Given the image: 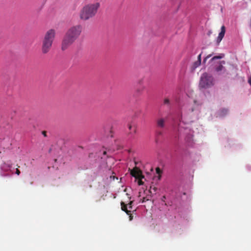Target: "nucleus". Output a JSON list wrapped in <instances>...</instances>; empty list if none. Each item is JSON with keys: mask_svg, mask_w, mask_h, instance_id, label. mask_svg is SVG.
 Returning a JSON list of instances; mask_svg holds the SVG:
<instances>
[{"mask_svg": "<svg viewBox=\"0 0 251 251\" xmlns=\"http://www.w3.org/2000/svg\"><path fill=\"white\" fill-rule=\"evenodd\" d=\"M56 36V31L50 29L44 33L41 41V51L44 54L48 53L51 49Z\"/></svg>", "mask_w": 251, "mask_h": 251, "instance_id": "nucleus-1", "label": "nucleus"}, {"mask_svg": "<svg viewBox=\"0 0 251 251\" xmlns=\"http://www.w3.org/2000/svg\"><path fill=\"white\" fill-rule=\"evenodd\" d=\"M78 35V26L70 28L64 35L61 44V50H65L77 39Z\"/></svg>", "mask_w": 251, "mask_h": 251, "instance_id": "nucleus-2", "label": "nucleus"}, {"mask_svg": "<svg viewBox=\"0 0 251 251\" xmlns=\"http://www.w3.org/2000/svg\"><path fill=\"white\" fill-rule=\"evenodd\" d=\"M100 7L99 2H95L85 5L81 9L80 17L84 20H87L94 17Z\"/></svg>", "mask_w": 251, "mask_h": 251, "instance_id": "nucleus-3", "label": "nucleus"}, {"mask_svg": "<svg viewBox=\"0 0 251 251\" xmlns=\"http://www.w3.org/2000/svg\"><path fill=\"white\" fill-rule=\"evenodd\" d=\"M214 84V78L212 76L206 73H203L200 81V87L202 88H208Z\"/></svg>", "mask_w": 251, "mask_h": 251, "instance_id": "nucleus-4", "label": "nucleus"}, {"mask_svg": "<svg viewBox=\"0 0 251 251\" xmlns=\"http://www.w3.org/2000/svg\"><path fill=\"white\" fill-rule=\"evenodd\" d=\"M130 174L133 177L136 178H144V176L142 174L141 171L137 167H135L130 171Z\"/></svg>", "mask_w": 251, "mask_h": 251, "instance_id": "nucleus-5", "label": "nucleus"}, {"mask_svg": "<svg viewBox=\"0 0 251 251\" xmlns=\"http://www.w3.org/2000/svg\"><path fill=\"white\" fill-rule=\"evenodd\" d=\"M226 33V27L225 25H222L221 28V31L219 33L218 36L217 38L216 42L218 44H219L221 41L224 38L225 34Z\"/></svg>", "mask_w": 251, "mask_h": 251, "instance_id": "nucleus-6", "label": "nucleus"}, {"mask_svg": "<svg viewBox=\"0 0 251 251\" xmlns=\"http://www.w3.org/2000/svg\"><path fill=\"white\" fill-rule=\"evenodd\" d=\"M128 128L129 132L128 133V136L131 138H134V135L136 133V127H133L131 124L128 125Z\"/></svg>", "mask_w": 251, "mask_h": 251, "instance_id": "nucleus-7", "label": "nucleus"}, {"mask_svg": "<svg viewBox=\"0 0 251 251\" xmlns=\"http://www.w3.org/2000/svg\"><path fill=\"white\" fill-rule=\"evenodd\" d=\"M165 120L164 118H158L156 120V125L158 128H163L165 126Z\"/></svg>", "mask_w": 251, "mask_h": 251, "instance_id": "nucleus-8", "label": "nucleus"}, {"mask_svg": "<svg viewBox=\"0 0 251 251\" xmlns=\"http://www.w3.org/2000/svg\"><path fill=\"white\" fill-rule=\"evenodd\" d=\"M226 62L225 61H220L218 62V65L215 67V71L217 72H219L225 69L223 66L224 64H225Z\"/></svg>", "mask_w": 251, "mask_h": 251, "instance_id": "nucleus-9", "label": "nucleus"}, {"mask_svg": "<svg viewBox=\"0 0 251 251\" xmlns=\"http://www.w3.org/2000/svg\"><path fill=\"white\" fill-rule=\"evenodd\" d=\"M121 209L123 211H125L127 215H129V214H130V210L127 209V205L124 202L121 201Z\"/></svg>", "mask_w": 251, "mask_h": 251, "instance_id": "nucleus-10", "label": "nucleus"}, {"mask_svg": "<svg viewBox=\"0 0 251 251\" xmlns=\"http://www.w3.org/2000/svg\"><path fill=\"white\" fill-rule=\"evenodd\" d=\"M11 167V165L4 163L1 166V169L4 171H7L8 169Z\"/></svg>", "mask_w": 251, "mask_h": 251, "instance_id": "nucleus-11", "label": "nucleus"}, {"mask_svg": "<svg viewBox=\"0 0 251 251\" xmlns=\"http://www.w3.org/2000/svg\"><path fill=\"white\" fill-rule=\"evenodd\" d=\"M224 57V54H221L220 55H217V56H215L214 57H213L210 61L212 62L214 60H215V59H222L223 58V57Z\"/></svg>", "mask_w": 251, "mask_h": 251, "instance_id": "nucleus-12", "label": "nucleus"}, {"mask_svg": "<svg viewBox=\"0 0 251 251\" xmlns=\"http://www.w3.org/2000/svg\"><path fill=\"white\" fill-rule=\"evenodd\" d=\"M155 171L156 174L158 175V179H160L161 177V174H162V170L159 167H157L155 169Z\"/></svg>", "mask_w": 251, "mask_h": 251, "instance_id": "nucleus-13", "label": "nucleus"}, {"mask_svg": "<svg viewBox=\"0 0 251 251\" xmlns=\"http://www.w3.org/2000/svg\"><path fill=\"white\" fill-rule=\"evenodd\" d=\"M228 112V110L226 109H223L221 110V115L222 116H225L226 115Z\"/></svg>", "mask_w": 251, "mask_h": 251, "instance_id": "nucleus-14", "label": "nucleus"}, {"mask_svg": "<svg viewBox=\"0 0 251 251\" xmlns=\"http://www.w3.org/2000/svg\"><path fill=\"white\" fill-rule=\"evenodd\" d=\"M201 62H200V61H196L193 64L194 69H195V68H197L198 67H199L201 65Z\"/></svg>", "mask_w": 251, "mask_h": 251, "instance_id": "nucleus-15", "label": "nucleus"}, {"mask_svg": "<svg viewBox=\"0 0 251 251\" xmlns=\"http://www.w3.org/2000/svg\"><path fill=\"white\" fill-rule=\"evenodd\" d=\"M157 190V188L155 186H151L150 192L151 193L152 191H153L154 193H155Z\"/></svg>", "mask_w": 251, "mask_h": 251, "instance_id": "nucleus-16", "label": "nucleus"}, {"mask_svg": "<svg viewBox=\"0 0 251 251\" xmlns=\"http://www.w3.org/2000/svg\"><path fill=\"white\" fill-rule=\"evenodd\" d=\"M133 201H130L127 205L128 206V208L129 209H132V203H133Z\"/></svg>", "mask_w": 251, "mask_h": 251, "instance_id": "nucleus-17", "label": "nucleus"}, {"mask_svg": "<svg viewBox=\"0 0 251 251\" xmlns=\"http://www.w3.org/2000/svg\"><path fill=\"white\" fill-rule=\"evenodd\" d=\"M142 178H138L139 180H138V184L139 185H142L144 184V182L142 180Z\"/></svg>", "mask_w": 251, "mask_h": 251, "instance_id": "nucleus-18", "label": "nucleus"}, {"mask_svg": "<svg viewBox=\"0 0 251 251\" xmlns=\"http://www.w3.org/2000/svg\"><path fill=\"white\" fill-rule=\"evenodd\" d=\"M170 103V100L166 98L164 100V104H169Z\"/></svg>", "mask_w": 251, "mask_h": 251, "instance_id": "nucleus-19", "label": "nucleus"}, {"mask_svg": "<svg viewBox=\"0 0 251 251\" xmlns=\"http://www.w3.org/2000/svg\"><path fill=\"white\" fill-rule=\"evenodd\" d=\"M211 55H212L211 54H209V55H208L206 57H205L204 58V59H203V63H205V62H206V60H207V59L208 58H210V57L211 56Z\"/></svg>", "mask_w": 251, "mask_h": 251, "instance_id": "nucleus-20", "label": "nucleus"}, {"mask_svg": "<svg viewBox=\"0 0 251 251\" xmlns=\"http://www.w3.org/2000/svg\"><path fill=\"white\" fill-rule=\"evenodd\" d=\"M129 221H132L133 220V216L132 214H131V212H130V214H129Z\"/></svg>", "mask_w": 251, "mask_h": 251, "instance_id": "nucleus-21", "label": "nucleus"}, {"mask_svg": "<svg viewBox=\"0 0 251 251\" xmlns=\"http://www.w3.org/2000/svg\"><path fill=\"white\" fill-rule=\"evenodd\" d=\"M201 53L198 56V60L197 61H200V62H201Z\"/></svg>", "mask_w": 251, "mask_h": 251, "instance_id": "nucleus-22", "label": "nucleus"}, {"mask_svg": "<svg viewBox=\"0 0 251 251\" xmlns=\"http://www.w3.org/2000/svg\"><path fill=\"white\" fill-rule=\"evenodd\" d=\"M191 136H192V135H189L188 137H187L186 138V140L187 141H189L191 139Z\"/></svg>", "mask_w": 251, "mask_h": 251, "instance_id": "nucleus-23", "label": "nucleus"}, {"mask_svg": "<svg viewBox=\"0 0 251 251\" xmlns=\"http://www.w3.org/2000/svg\"><path fill=\"white\" fill-rule=\"evenodd\" d=\"M21 172L20 171V170L18 169H16V174L17 175H19L20 174Z\"/></svg>", "mask_w": 251, "mask_h": 251, "instance_id": "nucleus-24", "label": "nucleus"}, {"mask_svg": "<svg viewBox=\"0 0 251 251\" xmlns=\"http://www.w3.org/2000/svg\"><path fill=\"white\" fill-rule=\"evenodd\" d=\"M42 134L44 135V136L47 137V132L46 131H43Z\"/></svg>", "mask_w": 251, "mask_h": 251, "instance_id": "nucleus-25", "label": "nucleus"}, {"mask_svg": "<svg viewBox=\"0 0 251 251\" xmlns=\"http://www.w3.org/2000/svg\"><path fill=\"white\" fill-rule=\"evenodd\" d=\"M248 83L251 86V76L248 79Z\"/></svg>", "mask_w": 251, "mask_h": 251, "instance_id": "nucleus-26", "label": "nucleus"}, {"mask_svg": "<svg viewBox=\"0 0 251 251\" xmlns=\"http://www.w3.org/2000/svg\"><path fill=\"white\" fill-rule=\"evenodd\" d=\"M212 33V31L211 30L209 31L208 33H207V35L208 36H210L211 35V34Z\"/></svg>", "mask_w": 251, "mask_h": 251, "instance_id": "nucleus-27", "label": "nucleus"}, {"mask_svg": "<svg viewBox=\"0 0 251 251\" xmlns=\"http://www.w3.org/2000/svg\"><path fill=\"white\" fill-rule=\"evenodd\" d=\"M165 198H165V196H163V197H162V201H164V200L165 199Z\"/></svg>", "mask_w": 251, "mask_h": 251, "instance_id": "nucleus-28", "label": "nucleus"}, {"mask_svg": "<svg viewBox=\"0 0 251 251\" xmlns=\"http://www.w3.org/2000/svg\"><path fill=\"white\" fill-rule=\"evenodd\" d=\"M103 154L104 155H105L106 154V151H104L103 152Z\"/></svg>", "mask_w": 251, "mask_h": 251, "instance_id": "nucleus-29", "label": "nucleus"}, {"mask_svg": "<svg viewBox=\"0 0 251 251\" xmlns=\"http://www.w3.org/2000/svg\"><path fill=\"white\" fill-rule=\"evenodd\" d=\"M145 201V198L143 199V201H142V202H144Z\"/></svg>", "mask_w": 251, "mask_h": 251, "instance_id": "nucleus-30", "label": "nucleus"}]
</instances>
